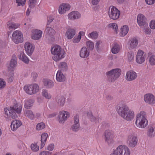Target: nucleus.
Masks as SVG:
<instances>
[{"mask_svg":"<svg viewBox=\"0 0 155 155\" xmlns=\"http://www.w3.org/2000/svg\"><path fill=\"white\" fill-rule=\"evenodd\" d=\"M120 14V11L115 7L110 6L109 8L108 15L110 19L116 20L118 19Z\"/></svg>","mask_w":155,"mask_h":155,"instance_id":"obj_7","label":"nucleus"},{"mask_svg":"<svg viewBox=\"0 0 155 155\" xmlns=\"http://www.w3.org/2000/svg\"><path fill=\"white\" fill-rule=\"evenodd\" d=\"M48 150L50 151H52L54 148V145L53 144H50L47 147Z\"/></svg>","mask_w":155,"mask_h":155,"instance_id":"obj_53","label":"nucleus"},{"mask_svg":"<svg viewBox=\"0 0 155 155\" xmlns=\"http://www.w3.org/2000/svg\"><path fill=\"white\" fill-rule=\"evenodd\" d=\"M144 31L146 34H150L151 32V30L149 28H147L145 29Z\"/></svg>","mask_w":155,"mask_h":155,"instance_id":"obj_59","label":"nucleus"},{"mask_svg":"<svg viewBox=\"0 0 155 155\" xmlns=\"http://www.w3.org/2000/svg\"><path fill=\"white\" fill-rule=\"evenodd\" d=\"M149 62L151 65H155V55H152L149 58Z\"/></svg>","mask_w":155,"mask_h":155,"instance_id":"obj_43","label":"nucleus"},{"mask_svg":"<svg viewBox=\"0 0 155 155\" xmlns=\"http://www.w3.org/2000/svg\"><path fill=\"white\" fill-rule=\"evenodd\" d=\"M75 33V31L74 29L69 28L66 32L67 37L68 39H71L74 36Z\"/></svg>","mask_w":155,"mask_h":155,"instance_id":"obj_29","label":"nucleus"},{"mask_svg":"<svg viewBox=\"0 0 155 155\" xmlns=\"http://www.w3.org/2000/svg\"><path fill=\"white\" fill-rule=\"evenodd\" d=\"M101 43V41H99L97 42L96 43L95 45V48H96L97 50V51H98L99 49L100 48V45Z\"/></svg>","mask_w":155,"mask_h":155,"instance_id":"obj_55","label":"nucleus"},{"mask_svg":"<svg viewBox=\"0 0 155 155\" xmlns=\"http://www.w3.org/2000/svg\"><path fill=\"white\" fill-rule=\"evenodd\" d=\"M48 137V134L47 133H44L42 134L41 137V144L40 148L41 149L43 147L45 144V142Z\"/></svg>","mask_w":155,"mask_h":155,"instance_id":"obj_31","label":"nucleus"},{"mask_svg":"<svg viewBox=\"0 0 155 155\" xmlns=\"http://www.w3.org/2000/svg\"><path fill=\"white\" fill-rule=\"evenodd\" d=\"M45 126L44 123L41 122L37 124L36 126V128L38 130H40L44 129Z\"/></svg>","mask_w":155,"mask_h":155,"instance_id":"obj_42","label":"nucleus"},{"mask_svg":"<svg viewBox=\"0 0 155 155\" xmlns=\"http://www.w3.org/2000/svg\"><path fill=\"white\" fill-rule=\"evenodd\" d=\"M117 2L119 4H121L124 3L125 0H117Z\"/></svg>","mask_w":155,"mask_h":155,"instance_id":"obj_63","label":"nucleus"},{"mask_svg":"<svg viewBox=\"0 0 155 155\" xmlns=\"http://www.w3.org/2000/svg\"><path fill=\"white\" fill-rule=\"evenodd\" d=\"M84 34V32L83 31H80L79 33V35L77 37H74L73 39V42L75 43L79 42L81 39V35Z\"/></svg>","mask_w":155,"mask_h":155,"instance_id":"obj_37","label":"nucleus"},{"mask_svg":"<svg viewBox=\"0 0 155 155\" xmlns=\"http://www.w3.org/2000/svg\"><path fill=\"white\" fill-rule=\"evenodd\" d=\"M35 4H32L30 3L29 2V6L30 8H33L35 7Z\"/></svg>","mask_w":155,"mask_h":155,"instance_id":"obj_61","label":"nucleus"},{"mask_svg":"<svg viewBox=\"0 0 155 155\" xmlns=\"http://www.w3.org/2000/svg\"><path fill=\"white\" fill-rule=\"evenodd\" d=\"M117 111L120 116L127 121L132 120L134 116V111L125 104H119Z\"/></svg>","mask_w":155,"mask_h":155,"instance_id":"obj_1","label":"nucleus"},{"mask_svg":"<svg viewBox=\"0 0 155 155\" xmlns=\"http://www.w3.org/2000/svg\"><path fill=\"white\" fill-rule=\"evenodd\" d=\"M146 3L148 5L153 4L155 2V0H145Z\"/></svg>","mask_w":155,"mask_h":155,"instance_id":"obj_54","label":"nucleus"},{"mask_svg":"<svg viewBox=\"0 0 155 155\" xmlns=\"http://www.w3.org/2000/svg\"><path fill=\"white\" fill-rule=\"evenodd\" d=\"M4 58L5 57L4 56H3L2 55L0 54V62L3 61Z\"/></svg>","mask_w":155,"mask_h":155,"instance_id":"obj_64","label":"nucleus"},{"mask_svg":"<svg viewBox=\"0 0 155 155\" xmlns=\"http://www.w3.org/2000/svg\"><path fill=\"white\" fill-rule=\"evenodd\" d=\"M31 150L34 152H37L39 150V146L37 143H32L31 145Z\"/></svg>","mask_w":155,"mask_h":155,"instance_id":"obj_40","label":"nucleus"},{"mask_svg":"<svg viewBox=\"0 0 155 155\" xmlns=\"http://www.w3.org/2000/svg\"><path fill=\"white\" fill-rule=\"evenodd\" d=\"M145 54L142 50H138L136 56V61L139 64H141L144 62L146 59Z\"/></svg>","mask_w":155,"mask_h":155,"instance_id":"obj_13","label":"nucleus"},{"mask_svg":"<svg viewBox=\"0 0 155 155\" xmlns=\"http://www.w3.org/2000/svg\"><path fill=\"white\" fill-rule=\"evenodd\" d=\"M130 151L127 147L121 145L118 146L110 155H130Z\"/></svg>","mask_w":155,"mask_h":155,"instance_id":"obj_6","label":"nucleus"},{"mask_svg":"<svg viewBox=\"0 0 155 155\" xmlns=\"http://www.w3.org/2000/svg\"><path fill=\"white\" fill-rule=\"evenodd\" d=\"M58 67L60 71H66L68 69L67 64L66 63L64 62L60 63Z\"/></svg>","mask_w":155,"mask_h":155,"instance_id":"obj_36","label":"nucleus"},{"mask_svg":"<svg viewBox=\"0 0 155 155\" xmlns=\"http://www.w3.org/2000/svg\"><path fill=\"white\" fill-rule=\"evenodd\" d=\"M80 13L77 11H73L68 15V18L70 20H74L76 18L78 19L80 17Z\"/></svg>","mask_w":155,"mask_h":155,"instance_id":"obj_25","label":"nucleus"},{"mask_svg":"<svg viewBox=\"0 0 155 155\" xmlns=\"http://www.w3.org/2000/svg\"><path fill=\"white\" fill-rule=\"evenodd\" d=\"M104 135L105 141L107 142L108 145L113 143V135L111 132L109 130H106L104 132Z\"/></svg>","mask_w":155,"mask_h":155,"instance_id":"obj_20","label":"nucleus"},{"mask_svg":"<svg viewBox=\"0 0 155 155\" xmlns=\"http://www.w3.org/2000/svg\"><path fill=\"white\" fill-rule=\"evenodd\" d=\"M32 101L31 100H29L26 101L25 105V107L27 109H28L32 106Z\"/></svg>","mask_w":155,"mask_h":155,"instance_id":"obj_45","label":"nucleus"},{"mask_svg":"<svg viewBox=\"0 0 155 155\" xmlns=\"http://www.w3.org/2000/svg\"><path fill=\"white\" fill-rule=\"evenodd\" d=\"M25 48L27 54L31 56L34 51L35 47L31 43L26 42L25 44Z\"/></svg>","mask_w":155,"mask_h":155,"instance_id":"obj_17","label":"nucleus"},{"mask_svg":"<svg viewBox=\"0 0 155 155\" xmlns=\"http://www.w3.org/2000/svg\"><path fill=\"white\" fill-rule=\"evenodd\" d=\"M71 8V6L68 3H63L61 4L58 8L59 13L60 14H63L69 11Z\"/></svg>","mask_w":155,"mask_h":155,"instance_id":"obj_15","label":"nucleus"},{"mask_svg":"<svg viewBox=\"0 0 155 155\" xmlns=\"http://www.w3.org/2000/svg\"><path fill=\"white\" fill-rule=\"evenodd\" d=\"M22 124L21 122L17 120H14L11 123V128L12 130L15 131Z\"/></svg>","mask_w":155,"mask_h":155,"instance_id":"obj_24","label":"nucleus"},{"mask_svg":"<svg viewBox=\"0 0 155 155\" xmlns=\"http://www.w3.org/2000/svg\"><path fill=\"white\" fill-rule=\"evenodd\" d=\"M86 45L87 48L89 50H93L94 45L93 42L91 41H87L86 42Z\"/></svg>","mask_w":155,"mask_h":155,"instance_id":"obj_38","label":"nucleus"},{"mask_svg":"<svg viewBox=\"0 0 155 155\" xmlns=\"http://www.w3.org/2000/svg\"><path fill=\"white\" fill-rule=\"evenodd\" d=\"M120 50V46L117 43H114L111 49L112 53L114 54H117L119 52Z\"/></svg>","mask_w":155,"mask_h":155,"instance_id":"obj_35","label":"nucleus"},{"mask_svg":"<svg viewBox=\"0 0 155 155\" xmlns=\"http://www.w3.org/2000/svg\"><path fill=\"white\" fill-rule=\"evenodd\" d=\"M43 96L45 98L48 99H50L51 98V97L49 94H48L47 90H44L42 93Z\"/></svg>","mask_w":155,"mask_h":155,"instance_id":"obj_44","label":"nucleus"},{"mask_svg":"<svg viewBox=\"0 0 155 155\" xmlns=\"http://www.w3.org/2000/svg\"><path fill=\"white\" fill-rule=\"evenodd\" d=\"M100 0H92L91 3L93 5H97Z\"/></svg>","mask_w":155,"mask_h":155,"instance_id":"obj_57","label":"nucleus"},{"mask_svg":"<svg viewBox=\"0 0 155 155\" xmlns=\"http://www.w3.org/2000/svg\"><path fill=\"white\" fill-rule=\"evenodd\" d=\"M138 44V40L136 38H134L130 40L129 43V48L132 49L136 47Z\"/></svg>","mask_w":155,"mask_h":155,"instance_id":"obj_26","label":"nucleus"},{"mask_svg":"<svg viewBox=\"0 0 155 155\" xmlns=\"http://www.w3.org/2000/svg\"><path fill=\"white\" fill-rule=\"evenodd\" d=\"M69 116L70 113L67 111H62L60 112L58 116L59 122L60 123H64Z\"/></svg>","mask_w":155,"mask_h":155,"instance_id":"obj_14","label":"nucleus"},{"mask_svg":"<svg viewBox=\"0 0 155 155\" xmlns=\"http://www.w3.org/2000/svg\"><path fill=\"white\" fill-rule=\"evenodd\" d=\"M56 79L58 82H63L66 80V78L61 71H58L56 75Z\"/></svg>","mask_w":155,"mask_h":155,"instance_id":"obj_28","label":"nucleus"},{"mask_svg":"<svg viewBox=\"0 0 155 155\" xmlns=\"http://www.w3.org/2000/svg\"><path fill=\"white\" fill-rule=\"evenodd\" d=\"M146 113L144 111H141L136 116L135 124L137 127L140 128L145 127L148 124V121L146 118Z\"/></svg>","mask_w":155,"mask_h":155,"instance_id":"obj_5","label":"nucleus"},{"mask_svg":"<svg viewBox=\"0 0 155 155\" xmlns=\"http://www.w3.org/2000/svg\"><path fill=\"white\" fill-rule=\"evenodd\" d=\"M29 2L30 3L36 4L37 2V0H29Z\"/></svg>","mask_w":155,"mask_h":155,"instance_id":"obj_62","label":"nucleus"},{"mask_svg":"<svg viewBox=\"0 0 155 155\" xmlns=\"http://www.w3.org/2000/svg\"><path fill=\"white\" fill-rule=\"evenodd\" d=\"M138 140L137 136L132 134H130L128 135L127 138L128 146L131 147H134L137 145Z\"/></svg>","mask_w":155,"mask_h":155,"instance_id":"obj_11","label":"nucleus"},{"mask_svg":"<svg viewBox=\"0 0 155 155\" xmlns=\"http://www.w3.org/2000/svg\"><path fill=\"white\" fill-rule=\"evenodd\" d=\"M24 89L28 94L31 95L35 94L38 91L39 87L38 84H34L28 86H25Z\"/></svg>","mask_w":155,"mask_h":155,"instance_id":"obj_8","label":"nucleus"},{"mask_svg":"<svg viewBox=\"0 0 155 155\" xmlns=\"http://www.w3.org/2000/svg\"><path fill=\"white\" fill-rule=\"evenodd\" d=\"M121 73V71L119 68L113 69L106 73L107 79L109 82H114L116 80Z\"/></svg>","mask_w":155,"mask_h":155,"instance_id":"obj_4","label":"nucleus"},{"mask_svg":"<svg viewBox=\"0 0 155 155\" xmlns=\"http://www.w3.org/2000/svg\"><path fill=\"white\" fill-rule=\"evenodd\" d=\"M128 60L130 61L133 60L134 57V54L132 52H128L127 54Z\"/></svg>","mask_w":155,"mask_h":155,"instance_id":"obj_47","label":"nucleus"},{"mask_svg":"<svg viewBox=\"0 0 155 155\" xmlns=\"http://www.w3.org/2000/svg\"><path fill=\"white\" fill-rule=\"evenodd\" d=\"M87 116L91 120V122H97L96 120L97 119H96L95 117L93 116L91 112H89L87 114Z\"/></svg>","mask_w":155,"mask_h":155,"instance_id":"obj_39","label":"nucleus"},{"mask_svg":"<svg viewBox=\"0 0 155 155\" xmlns=\"http://www.w3.org/2000/svg\"><path fill=\"white\" fill-rule=\"evenodd\" d=\"M53 18H52L51 17H49L48 18V24L47 26H48L49 24H50L52 21H53Z\"/></svg>","mask_w":155,"mask_h":155,"instance_id":"obj_58","label":"nucleus"},{"mask_svg":"<svg viewBox=\"0 0 155 155\" xmlns=\"http://www.w3.org/2000/svg\"><path fill=\"white\" fill-rule=\"evenodd\" d=\"M136 73L133 70L128 71L126 76V79L129 81L134 80L137 77Z\"/></svg>","mask_w":155,"mask_h":155,"instance_id":"obj_19","label":"nucleus"},{"mask_svg":"<svg viewBox=\"0 0 155 155\" xmlns=\"http://www.w3.org/2000/svg\"><path fill=\"white\" fill-rule=\"evenodd\" d=\"M44 85L47 88H50L54 86V82L48 79H45L43 80Z\"/></svg>","mask_w":155,"mask_h":155,"instance_id":"obj_30","label":"nucleus"},{"mask_svg":"<svg viewBox=\"0 0 155 155\" xmlns=\"http://www.w3.org/2000/svg\"><path fill=\"white\" fill-rule=\"evenodd\" d=\"M32 38L35 40H38L41 37L42 32L41 31L37 29H33L32 30Z\"/></svg>","mask_w":155,"mask_h":155,"instance_id":"obj_22","label":"nucleus"},{"mask_svg":"<svg viewBox=\"0 0 155 155\" xmlns=\"http://www.w3.org/2000/svg\"><path fill=\"white\" fill-rule=\"evenodd\" d=\"M17 58L15 55H13L9 65L8 66V70L9 72H12L14 71V68L16 66L17 64Z\"/></svg>","mask_w":155,"mask_h":155,"instance_id":"obj_18","label":"nucleus"},{"mask_svg":"<svg viewBox=\"0 0 155 155\" xmlns=\"http://www.w3.org/2000/svg\"><path fill=\"white\" fill-rule=\"evenodd\" d=\"M26 115L32 120L33 119L34 117V115L31 110H27L26 112Z\"/></svg>","mask_w":155,"mask_h":155,"instance_id":"obj_41","label":"nucleus"},{"mask_svg":"<svg viewBox=\"0 0 155 155\" xmlns=\"http://www.w3.org/2000/svg\"><path fill=\"white\" fill-rule=\"evenodd\" d=\"M129 30L128 27L126 25H124L120 29V33L121 36H125L128 33Z\"/></svg>","mask_w":155,"mask_h":155,"instance_id":"obj_34","label":"nucleus"},{"mask_svg":"<svg viewBox=\"0 0 155 155\" xmlns=\"http://www.w3.org/2000/svg\"><path fill=\"white\" fill-rule=\"evenodd\" d=\"M110 27L113 29H114V31H115L117 33V32L118 31L117 25V24L116 23H113L112 24Z\"/></svg>","mask_w":155,"mask_h":155,"instance_id":"obj_48","label":"nucleus"},{"mask_svg":"<svg viewBox=\"0 0 155 155\" xmlns=\"http://www.w3.org/2000/svg\"><path fill=\"white\" fill-rule=\"evenodd\" d=\"M26 1V0H16V2L18 3V6H23Z\"/></svg>","mask_w":155,"mask_h":155,"instance_id":"obj_46","label":"nucleus"},{"mask_svg":"<svg viewBox=\"0 0 155 155\" xmlns=\"http://www.w3.org/2000/svg\"><path fill=\"white\" fill-rule=\"evenodd\" d=\"M51 153L48 151H44L41 152L39 155H51Z\"/></svg>","mask_w":155,"mask_h":155,"instance_id":"obj_51","label":"nucleus"},{"mask_svg":"<svg viewBox=\"0 0 155 155\" xmlns=\"http://www.w3.org/2000/svg\"><path fill=\"white\" fill-rule=\"evenodd\" d=\"M53 55L52 58L55 61H57L64 57L65 52L62 51L61 47L59 45H55L51 49Z\"/></svg>","mask_w":155,"mask_h":155,"instance_id":"obj_3","label":"nucleus"},{"mask_svg":"<svg viewBox=\"0 0 155 155\" xmlns=\"http://www.w3.org/2000/svg\"><path fill=\"white\" fill-rule=\"evenodd\" d=\"M45 31L46 38L52 41H54L55 39L54 35L55 34V31L51 28L47 26Z\"/></svg>","mask_w":155,"mask_h":155,"instance_id":"obj_10","label":"nucleus"},{"mask_svg":"<svg viewBox=\"0 0 155 155\" xmlns=\"http://www.w3.org/2000/svg\"><path fill=\"white\" fill-rule=\"evenodd\" d=\"M65 98L62 95L57 96L55 98V101L58 105L60 106H63L65 102Z\"/></svg>","mask_w":155,"mask_h":155,"instance_id":"obj_27","label":"nucleus"},{"mask_svg":"<svg viewBox=\"0 0 155 155\" xmlns=\"http://www.w3.org/2000/svg\"><path fill=\"white\" fill-rule=\"evenodd\" d=\"M74 123L71 126V130L74 132L78 131L80 129V124L79 123V116L76 114L74 117Z\"/></svg>","mask_w":155,"mask_h":155,"instance_id":"obj_12","label":"nucleus"},{"mask_svg":"<svg viewBox=\"0 0 155 155\" xmlns=\"http://www.w3.org/2000/svg\"><path fill=\"white\" fill-rule=\"evenodd\" d=\"M12 39L13 41L16 44L22 43L23 41L22 33L18 30L14 31L13 33Z\"/></svg>","mask_w":155,"mask_h":155,"instance_id":"obj_9","label":"nucleus"},{"mask_svg":"<svg viewBox=\"0 0 155 155\" xmlns=\"http://www.w3.org/2000/svg\"><path fill=\"white\" fill-rule=\"evenodd\" d=\"M5 86V83L4 80L0 78V89L4 88Z\"/></svg>","mask_w":155,"mask_h":155,"instance_id":"obj_49","label":"nucleus"},{"mask_svg":"<svg viewBox=\"0 0 155 155\" xmlns=\"http://www.w3.org/2000/svg\"><path fill=\"white\" fill-rule=\"evenodd\" d=\"M89 55V51L87 50V48L83 47L80 51V56L83 58L88 57Z\"/></svg>","mask_w":155,"mask_h":155,"instance_id":"obj_23","label":"nucleus"},{"mask_svg":"<svg viewBox=\"0 0 155 155\" xmlns=\"http://www.w3.org/2000/svg\"><path fill=\"white\" fill-rule=\"evenodd\" d=\"M96 33L95 32H92L91 33H90L88 35V36L92 38L95 39L96 38Z\"/></svg>","mask_w":155,"mask_h":155,"instance_id":"obj_52","label":"nucleus"},{"mask_svg":"<svg viewBox=\"0 0 155 155\" xmlns=\"http://www.w3.org/2000/svg\"><path fill=\"white\" fill-rule=\"evenodd\" d=\"M22 109V107L20 104H16L13 107H10L9 108L4 109L5 114L7 116L11 117L13 119H15L17 117L16 113L18 114L21 113Z\"/></svg>","mask_w":155,"mask_h":155,"instance_id":"obj_2","label":"nucleus"},{"mask_svg":"<svg viewBox=\"0 0 155 155\" xmlns=\"http://www.w3.org/2000/svg\"><path fill=\"white\" fill-rule=\"evenodd\" d=\"M19 57L20 59L22 60L25 64H28L29 63V59L25 55L23 52H20Z\"/></svg>","mask_w":155,"mask_h":155,"instance_id":"obj_33","label":"nucleus"},{"mask_svg":"<svg viewBox=\"0 0 155 155\" xmlns=\"http://www.w3.org/2000/svg\"><path fill=\"white\" fill-rule=\"evenodd\" d=\"M57 114L55 113H54L52 114H49L48 115L49 118H52L56 116Z\"/></svg>","mask_w":155,"mask_h":155,"instance_id":"obj_60","label":"nucleus"},{"mask_svg":"<svg viewBox=\"0 0 155 155\" xmlns=\"http://www.w3.org/2000/svg\"><path fill=\"white\" fill-rule=\"evenodd\" d=\"M31 76L34 79H35L37 77L38 75L35 72H33L31 73Z\"/></svg>","mask_w":155,"mask_h":155,"instance_id":"obj_56","label":"nucleus"},{"mask_svg":"<svg viewBox=\"0 0 155 155\" xmlns=\"http://www.w3.org/2000/svg\"><path fill=\"white\" fill-rule=\"evenodd\" d=\"M20 25L18 24L15 23L12 21L7 23V27L9 29H15L18 28Z\"/></svg>","mask_w":155,"mask_h":155,"instance_id":"obj_32","label":"nucleus"},{"mask_svg":"<svg viewBox=\"0 0 155 155\" xmlns=\"http://www.w3.org/2000/svg\"><path fill=\"white\" fill-rule=\"evenodd\" d=\"M144 100L146 103L149 104H153L155 103L154 96L151 94H148L145 95Z\"/></svg>","mask_w":155,"mask_h":155,"instance_id":"obj_21","label":"nucleus"},{"mask_svg":"<svg viewBox=\"0 0 155 155\" xmlns=\"http://www.w3.org/2000/svg\"><path fill=\"white\" fill-rule=\"evenodd\" d=\"M150 28L152 29H155V20H152L150 23Z\"/></svg>","mask_w":155,"mask_h":155,"instance_id":"obj_50","label":"nucleus"},{"mask_svg":"<svg viewBox=\"0 0 155 155\" xmlns=\"http://www.w3.org/2000/svg\"><path fill=\"white\" fill-rule=\"evenodd\" d=\"M137 20V23L140 26L146 27L148 25V24L146 22V18L143 15H138Z\"/></svg>","mask_w":155,"mask_h":155,"instance_id":"obj_16","label":"nucleus"}]
</instances>
